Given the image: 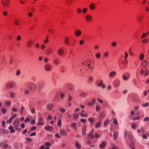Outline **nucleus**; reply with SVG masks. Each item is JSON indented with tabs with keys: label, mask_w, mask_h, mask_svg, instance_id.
I'll use <instances>...</instances> for the list:
<instances>
[{
	"label": "nucleus",
	"mask_w": 149,
	"mask_h": 149,
	"mask_svg": "<svg viewBox=\"0 0 149 149\" xmlns=\"http://www.w3.org/2000/svg\"><path fill=\"white\" fill-rule=\"evenodd\" d=\"M15 84L14 81H10L8 82L6 84V87L8 89L13 88L15 86Z\"/></svg>",
	"instance_id": "1"
},
{
	"label": "nucleus",
	"mask_w": 149,
	"mask_h": 149,
	"mask_svg": "<svg viewBox=\"0 0 149 149\" xmlns=\"http://www.w3.org/2000/svg\"><path fill=\"white\" fill-rule=\"evenodd\" d=\"M28 88L30 91H34L36 90V87L35 84L31 83L29 84Z\"/></svg>",
	"instance_id": "2"
},
{
	"label": "nucleus",
	"mask_w": 149,
	"mask_h": 149,
	"mask_svg": "<svg viewBox=\"0 0 149 149\" xmlns=\"http://www.w3.org/2000/svg\"><path fill=\"white\" fill-rule=\"evenodd\" d=\"M116 72L115 71H112L110 72L109 74V77L111 79H113L116 76Z\"/></svg>",
	"instance_id": "3"
},
{
	"label": "nucleus",
	"mask_w": 149,
	"mask_h": 149,
	"mask_svg": "<svg viewBox=\"0 0 149 149\" xmlns=\"http://www.w3.org/2000/svg\"><path fill=\"white\" fill-rule=\"evenodd\" d=\"M66 89L70 91H72L74 90V86L70 83H68L66 85Z\"/></svg>",
	"instance_id": "4"
},
{
	"label": "nucleus",
	"mask_w": 149,
	"mask_h": 149,
	"mask_svg": "<svg viewBox=\"0 0 149 149\" xmlns=\"http://www.w3.org/2000/svg\"><path fill=\"white\" fill-rule=\"evenodd\" d=\"M1 2L2 5L4 7L8 6L9 4V0H1Z\"/></svg>",
	"instance_id": "5"
},
{
	"label": "nucleus",
	"mask_w": 149,
	"mask_h": 149,
	"mask_svg": "<svg viewBox=\"0 0 149 149\" xmlns=\"http://www.w3.org/2000/svg\"><path fill=\"white\" fill-rule=\"evenodd\" d=\"M17 116L16 114H14L11 117H10L9 119L6 122V123L7 124H10L13 121L14 119Z\"/></svg>",
	"instance_id": "6"
},
{
	"label": "nucleus",
	"mask_w": 149,
	"mask_h": 149,
	"mask_svg": "<svg viewBox=\"0 0 149 149\" xmlns=\"http://www.w3.org/2000/svg\"><path fill=\"white\" fill-rule=\"evenodd\" d=\"M54 104L52 103H49L46 105V108L48 111H51L54 107Z\"/></svg>",
	"instance_id": "7"
},
{
	"label": "nucleus",
	"mask_w": 149,
	"mask_h": 149,
	"mask_svg": "<svg viewBox=\"0 0 149 149\" xmlns=\"http://www.w3.org/2000/svg\"><path fill=\"white\" fill-rule=\"evenodd\" d=\"M97 86L99 87H102L103 89H104L106 87V85L104 84L103 81L101 80L99 81V83Z\"/></svg>",
	"instance_id": "8"
},
{
	"label": "nucleus",
	"mask_w": 149,
	"mask_h": 149,
	"mask_svg": "<svg viewBox=\"0 0 149 149\" xmlns=\"http://www.w3.org/2000/svg\"><path fill=\"white\" fill-rule=\"evenodd\" d=\"M53 52V50L52 47H49L46 50V53L47 55L51 54Z\"/></svg>",
	"instance_id": "9"
},
{
	"label": "nucleus",
	"mask_w": 149,
	"mask_h": 149,
	"mask_svg": "<svg viewBox=\"0 0 149 149\" xmlns=\"http://www.w3.org/2000/svg\"><path fill=\"white\" fill-rule=\"evenodd\" d=\"M44 123H45L43 118H40L38 120L37 124V125H43L44 124Z\"/></svg>",
	"instance_id": "10"
},
{
	"label": "nucleus",
	"mask_w": 149,
	"mask_h": 149,
	"mask_svg": "<svg viewBox=\"0 0 149 149\" xmlns=\"http://www.w3.org/2000/svg\"><path fill=\"white\" fill-rule=\"evenodd\" d=\"M91 63V61L90 60H87L85 61L84 63H82V64L84 66H87L88 67H89L90 66Z\"/></svg>",
	"instance_id": "11"
},
{
	"label": "nucleus",
	"mask_w": 149,
	"mask_h": 149,
	"mask_svg": "<svg viewBox=\"0 0 149 149\" xmlns=\"http://www.w3.org/2000/svg\"><path fill=\"white\" fill-rule=\"evenodd\" d=\"M60 134L61 136H67V133L66 131L63 129H61L60 131Z\"/></svg>",
	"instance_id": "12"
},
{
	"label": "nucleus",
	"mask_w": 149,
	"mask_h": 149,
	"mask_svg": "<svg viewBox=\"0 0 149 149\" xmlns=\"http://www.w3.org/2000/svg\"><path fill=\"white\" fill-rule=\"evenodd\" d=\"M74 33L76 36L78 37L79 36L81 35V31L80 30L77 29L75 30Z\"/></svg>",
	"instance_id": "13"
},
{
	"label": "nucleus",
	"mask_w": 149,
	"mask_h": 149,
	"mask_svg": "<svg viewBox=\"0 0 149 149\" xmlns=\"http://www.w3.org/2000/svg\"><path fill=\"white\" fill-rule=\"evenodd\" d=\"M96 101V100L95 98H93L91 102H88V106H92L94 105Z\"/></svg>",
	"instance_id": "14"
},
{
	"label": "nucleus",
	"mask_w": 149,
	"mask_h": 149,
	"mask_svg": "<svg viewBox=\"0 0 149 149\" xmlns=\"http://www.w3.org/2000/svg\"><path fill=\"white\" fill-rule=\"evenodd\" d=\"M19 121L18 118H16L14 122L13 125L14 127H19Z\"/></svg>",
	"instance_id": "15"
},
{
	"label": "nucleus",
	"mask_w": 149,
	"mask_h": 149,
	"mask_svg": "<svg viewBox=\"0 0 149 149\" xmlns=\"http://www.w3.org/2000/svg\"><path fill=\"white\" fill-rule=\"evenodd\" d=\"M88 93L85 92H82L80 94V97L82 98H84L87 97L88 96Z\"/></svg>",
	"instance_id": "16"
},
{
	"label": "nucleus",
	"mask_w": 149,
	"mask_h": 149,
	"mask_svg": "<svg viewBox=\"0 0 149 149\" xmlns=\"http://www.w3.org/2000/svg\"><path fill=\"white\" fill-rule=\"evenodd\" d=\"M45 70L47 71H50L51 70V68L49 64H46L45 66Z\"/></svg>",
	"instance_id": "17"
},
{
	"label": "nucleus",
	"mask_w": 149,
	"mask_h": 149,
	"mask_svg": "<svg viewBox=\"0 0 149 149\" xmlns=\"http://www.w3.org/2000/svg\"><path fill=\"white\" fill-rule=\"evenodd\" d=\"M94 132V131L93 130H92L91 131L90 133L88 135V138L89 139H93L94 136L93 135V134Z\"/></svg>",
	"instance_id": "18"
},
{
	"label": "nucleus",
	"mask_w": 149,
	"mask_h": 149,
	"mask_svg": "<svg viewBox=\"0 0 149 149\" xmlns=\"http://www.w3.org/2000/svg\"><path fill=\"white\" fill-rule=\"evenodd\" d=\"M58 53L59 55H63L64 54V50L61 48L59 49L58 51Z\"/></svg>",
	"instance_id": "19"
},
{
	"label": "nucleus",
	"mask_w": 149,
	"mask_h": 149,
	"mask_svg": "<svg viewBox=\"0 0 149 149\" xmlns=\"http://www.w3.org/2000/svg\"><path fill=\"white\" fill-rule=\"evenodd\" d=\"M127 74L128 75V77H127L126 76L123 75L122 76V78L123 80L125 81H127L128 79V78L130 77V74L129 73H127Z\"/></svg>",
	"instance_id": "20"
},
{
	"label": "nucleus",
	"mask_w": 149,
	"mask_h": 149,
	"mask_svg": "<svg viewBox=\"0 0 149 149\" xmlns=\"http://www.w3.org/2000/svg\"><path fill=\"white\" fill-rule=\"evenodd\" d=\"M148 62L146 60H145L141 63V65L144 67H146L148 65Z\"/></svg>",
	"instance_id": "21"
},
{
	"label": "nucleus",
	"mask_w": 149,
	"mask_h": 149,
	"mask_svg": "<svg viewBox=\"0 0 149 149\" xmlns=\"http://www.w3.org/2000/svg\"><path fill=\"white\" fill-rule=\"evenodd\" d=\"M75 146L76 148L77 149H80L81 147L79 143L77 141L75 142Z\"/></svg>",
	"instance_id": "22"
},
{
	"label": "nucleus",
	"mask_w": 149,
	"mask_h": 149,
	"mask_svg": "<svg viewBox=\"0 0 149 149\" xmlns=\"http://www.w3.org/2000/svg\"><path fill=\"white\" fill-rule=\"evenodd\" d=\"M86 128L87 127L86 125H84L83 126L82 130V134L84 136L86 134Z\"/></svg>",
	"instance_id": "23"
},
{
	"label": "nucleus",
	"mask_w": 149,
	"mask_h": 149,
	"mask_svg": "<svg viewBox=\"0 0 149 149\" xmlns=\"http://www.w3.org/2000/svg\"><path fill=\"white\" fill-rule=\"evenodd\" d=\"M10 98H15L16 95L15 92L13 91H11L10 93Z\"/></svg>",
	"instance_id": "24"
},
{
	"label": "nucleus",
	"mask_w": 149,
	"mask_h": 149,
	"mask_svg": "<svg viewBox=\"0 0 149 149\" xmlns=\"http://www.w3.org/2000/svg\"><path fill=\"white\" fill-rule=\"evenodd\" d=\"M33 43V42L32 40H29L27 42V47L29 48H30L31 47Z\"/></svg>",
	"instance_id": "25"
},
{
	"label": "nucleus",
	"mask_w": 149,
	"mask_h": 149,
	"mask_svg": "<svg viewBox=\"0 0 149 149\" xmlns=\"http://www.w3.org/2000/svg\"><path fill=\"white\" fill-rule=\"evenodd\" d=\"M118 133L117 131H115L113 134V139L115 140L118 137Z\"/></svg>",
	"instance_id": "26"
},
{
	"label": "nucleus",
	"mask_w": 149,
	"mask_h": 149,
	"mask_svg": "<svg viewBox=\"0 0 149 149\" xmlns=\"http://www.w3.org/2000/svg\"><path fill=\"white\" fill-rule=\"evenodd\" d=\"M140 118V116H137L133 118V116H129V118L130 119L132 120H137L139 119Z\"/></svg>",
	"instance_id": "27"
},
{
	"label": "nucleus",
	"mask_w": 149,
	"mask_h": 149,
	"mask_svg": "<svg viewBox=\"0 0 149 149\" xmlns=\"http://www.w3.org/2000/svg\"><path fill=\"white\" fill-rule=\"evenodd\" d=\"M54 63L55 65H58L60 63V61L58 58H55L53 60Z\"/></svg>",
	"instance_id": "28"
},
{
	"label": "nucleus",
	"mask_w": 149,
	"mask_h": 149,
	"mask_svg": "<svg viewBox=\"0 0 149 149\" xmlns=\"http://www.w3.org/2000/svg\"><path fill=\"white\" fill-rule=\"evenodd\" d=\"M105 114H104V112H102L100 114L99 116V118L100 119L104 118L105 117Z\"/></svg>",
	"instance_id": "29"
},
{
	"label": "nucleus",
	"mask_w": 149,
	"mask_h": 149,
	"mask_svg": "<svg viewBox=\"0 0 149 149\" xmlns=\"http://www.w3.org/2000/svg\"><path fill=\"white\" fill-rule=\"evenodd\" d=\"M45 129L47 131H50L52 130V127H50L49 125H47L45 127Z\"/></svg>",
	"instance_id": "30"
},
{
	"label": "nucleus",
	"mask_w": 149,
	"mask_h": 149,
	"mask_svg": "<svg viewBox=\"0 0 149 149\" xmlns=\"http://www.w3.org/2000/svg\"><path fill=\"white\" fill-rule=\"evenodd\" d=\"M106 146V143L104 142H103L100 144L99 147L100 148H104Z\"/></svg>",
	"instance_id": "31"
},
{
	"label": "nucleus",
	"mask_w": 149,
	"mask_h": 149,
	"mask_svg": "<svg viewBox=\"0 0 149 149\" xmlns=\"http://www.w3.org/2000/svg\"><path fill=\"white\" fill-rule=\"evenodd\" d=\"M69 38L68 37H65L64 38V42L65 43L66 45H69L70 43L69 42Z\"/></svg>",
	"instance_id": "32"
},
{
	"label": "nucleus",
	"mask_w": 149,
	"mask_h": 149,
	"mask_svg": "<svg viewBox=\"0 0 149 149\" xmlns=\"http://www.w3.org/2000/svg\"><path fill=\"white\" fill-rule=\"evenodd\" d=\"M8 129L10 130V132L11 133H13L15 132V130L12 126H10L9 127Z\"/></svg>",
	"instance_id": "33"
},
{
	"label": "nucleus",
	"mask_w": 149,
	"mask_h": 149,
	"mask_svg": "<svg viewBox=\"0 0 149 149\" xmlns=\"http://www.w3.org/2000/svg\"><path fill=\"white\" fill-rule=\"evenodd\" d=\"M89 8L91 10H93L95 8V5L93 3H91L89 6Z\"/></svg>",
	"instance_id": "34"
},
{
	"label": "nucleus",
	"mask_w": 149,
	"mask_h": 149,
	"mask_svg": "<svg viewBox=\"0 0 149 149\" xmlns=\"http://www.w3.org/2000/svg\"><path fill=\"white\" fill-rule=\"evenodd\" d=\"M149 41V40L148 38H146L145 39H143L142 40V42L143 43H147Z\"/></svg>",
	"instance_id": "35"
},
{
	"label": "nucleus",
	"mask_w": 149,
	"mask_h": 149,
	"mask_svg": "<svg viewBox=\"0 0 149 149\" xmlns=\"http://www.w3.org/2000/svg\"><path fill=\"white\" fill-rule=\"evenodd\" d=\"M38 86L39 90L42 88L44 86V84L42 83H39L38 85Z\"/></svg>",
	"instance_id": "36"
},
{
	"label": "nucleus",
	"mask_w": 149,
	"mask_h": 149,
	"mask_svg": "<svg viewBox=\"0 0 149 149\" xmlns=\"http://www.w3.org/2000/svg\"><path fill=\"white\" fill-rule=\"evenodd\" d=\"M61 124H62L61 120L60 119H59V117L58 118V123H57L58 126L59 127H61Z\"/></svg>",
	"instance_id": "37"
},
{
	"label": "nucleus",
	"mask_w": 149,
	"mask_h": 149,
	"mask_svg": "<svg viewBox=\"0 0 149 149\" xmlns=\"http://www.w3.org/2000/svg\"><path fill=\"white\" fill-rule=\"evenodd\" d=\"M77 125V124L76 123L73 122L71 124V128L72 129H74L76 128Z\"/></svg>",
	"instance_id": "38"
},
{
	"label": "nucleus",
	"mask_w": 149,
	"mask_h": 149,
	"mask_svg": "<svg viewBox=\"0 0 149 149\" xmlns=\"http://www.w3.org/2000/svg\"><path fill=\"white\" fill-rule=\"evenodd\" d=\"M109 123V119H107L104 122V126L107 125Z\"/></svg>",
	"instance_id": "39"
},
{
	"label": "nucleus",
	"mask_w": 149,
	"mask_h": 149,
	"mask_svg": "<svg viewBox=\"0 0 149 149\" xmlns=\"http://www.w3.org/2000/svg\"><path fill=\"white\" fill-rule=\"evenodd\" d=\"M128 139L131 142L133 141V138L132 135L131 134H130L128 136Z\"/></svg>",
	"instance_id": "40"
},
{
	"label": "nucleus",
	"mask_w": 149,
	"mask_h": 149,
	"mask_svg": "<svg viewBox=\"0 0 149 149\" xmlns=\"http://www.w3.org/2000/svg\"><path fill=\"white\" fill-rule=\"evenodd\" d=\"M111 146L112 148L111 149H118V148L113 143H112Z\"/></svg>",
	"instance_id": "41"
},
{
	"label": "nucleus",
	"mask_w": 149,
	"mask_h": 149,
	"mask_svg": "<svg viewBox=\"0 0 149 149\" xmlns=\"http://www.w3.org/2000/svg\"><path fill=\"white\" fill-rule=\"evenodd\" d=\"M1 111L3 113H6L7 111V109L5 107H3L1 109Z\"/></svg>",
	"instance_id": "42"
},
{
	"label": "nucleus",
	"mask_w": 149,
	"mask_h": 149,
	"mask_svg": "<svg viewBox=\"0 0 149 149\" xmlns=\"http://www.w3.org/2000/svg\"><path fill=\"white\" fill-rule=\"evenodd\" d=\"M85 18L87 21H88L91 19V16L90 15H88L86 16Z\"/></svg>",
	"instance_id": "43"
},
{
	"label": "nucleus",
	"mask_w": 149,
	"mask_h": 149,
	"mask_svg": "<svg viewBox=\"0 0 149 149\" xmlns=\"http://www.w3.org/2000/svg\"><path fill=\"white\" fill-rule=\"evenodd\" d=\"M24 93L26 95H28L29 94V90L26 89L24 91Z\"/></svg>",
	"instance_id": "44"
},
{
	"label": "nucleus",
	"mask_w": 149,
	"mask_h": 149,
	"mask_svg": "<svg viewBox=\"0 0 149 149\" xmlns=\"http://www.w3.org/2000/svg\"><path fill=\"white\" fill-rule=\"evenodd\" d=\"M88 120L91 124H93L94 121V119L93 118H89Z\"/></svg>",
	"instance_id": "45"
},
{
	"label": "nucleus",
	"mask_w": 149,
	"mask_h": 149,
	"mask_svg": "<svg viewBox=\"0 0 149 149\" xmlns=\"http://www.w3.org/2000/svg\"><path fill=\"white\" fill-rule=\"evenodd\" d=\"M145 55L143 54H141L140 56V59L141 61H142L144 58Z\"/></svg>",
	"instance_id": "46"
},
{
	"label": "nucleus",
	"mask_w": 149,
	"mask_h": 149,
	"mask_svg": "<svg viewBox=\"0 0 149 149\" xmlns=\"http://www.w3.org/2000/svg\"><path fill=\"white\" fill-rule=\"evenodd\" d=\"M101 122L100 121H98L97 123L95 125V127L96 128H98L99 127L100 125Z\"/></svg>",
	"instance_id": "47"
},
{
	"label": "nucleus",
	"mask_w": 149,
	"mask_h": 149,
	"mask_svg": "<svg viewBox=\"0 0 149 149\" xmlns=\"http://www.w3.org/2000/svg\"><path fill=\"white\" fill-rule=\"evenodd\" d=\"M73 116L74 118L75 119H77L79 117V114H74Z\"/></svg>",
	"instance_id": "48"
},
{
	"label": "nucleus",
	"mask_w": 149,
	"mask_h": 149,
	"mask_svg": "<svg viewBox=\"0 0 149 149\" xmlns=\"http://www.w3.org/2000/svg\"><path fill=\"white\" fill-rule=\"evenodd\" d=\"M59 111L62 113H64L66 111V109L63 108H60L59 109Z\"/></svg>",
	"instance_id": "49"
},
{
	"label": "nucleus",
	"mask_w": 149,
	"mask_h": 149,
	"mask_svg": "<svg viewBox=\"0 0 149 149\" xmlns=\"http://www.w3.org/2000/svg\"><path fill=\"white\" fill-rule=\"evenodd\" d=\"M69 98L68 99V101L69 102H71L73 100V97L70 95H69Z\"/></svg>",
	"instance_id": "50"
},
{
	"label": "nucleus",
	"mask_w": 149,
	"mask_h": 149,
	"mask_svg": "<svg viewBox=\"0 0 149 149\" xmlns=\"http://www.w3.org/2000/svg\"><path fill=\"white\" fill-rule=\"evenodd\" d=\"M128 54L127 52H125V61H127V63L128 61L127 59V58L128 57Z\"/></svg>",
	"instance_id": "51"
},
{
	"label": "nucleus",
	"mask_w": 149,
	"mask_h": 149,
	"mask_svg": "<svg viewBox=\"0 0 149 149\" xmlns=\"http://www.w3.org/2000/svg\"><path fill=\"white\" fill-rule=\"evenodd\" d=\"M95 56L97 58L99 59L101 57V55L99 53H97L95 54Z\"/></svg>",
	"instance_id": "52"
},
{
	"label": "nucleus",
	"mask_w": 149,
	"mask_h": 149,
	"mask_svg": "<svg viewBox=\"0 0 149 149\" xmlns=\"http://www.w3.org/2000/svg\"><path fill=\"white\" fill-rule=\"evenodd\" d=\"M117 43L115 41L112 42L111 43V45L113 47H115L117 46Z\"/></svg>",
	"instance_id": "53"
},
{
	"label": "nucleus",
	"mask_w": 149,
	"mask_h": 149,
	"mask_svg": "<svg viewBox=\"0 0 149 149\" xmlns=\"http://www.w3.org/2000/svg\"><path fill=\"white\" fill-rule=\"evenodd\" d=\"M7 130L3 129H1L0 130V132L2 133H6Z\"/></svg>",
	"instance_id": "54"
},
{
	"label": "nucleus",
	"mask_w": 149,
	"mask_h": 149,
	"mask_svg": "<svg viewBox=\"0 0 149 149\" xmlns=\"http://www.w3.org/2000/svg\"><path fill=\"white\" fill-rule=\"evenodd\" d=\"M149 103L147 102L146 103H143V104L142 106L144 107H147L148 106Z\"/></svg>",
	"instance_id": "55"
},
{
	"label": "nucleus",
	"mask_w": 149,
	"mask_h": 149,
	"mask_svg": "<svg viewBox=\"0 0 149 149\" xmlns=\"http://www.w3.org/2000/svg\"><path fill=\"white\" fill-rule=\"evenodd\" d=\"M21 72L19 70H18L16 73V75L17 76H19Z\"/></svg>",
	"instance_id": "56"
},
{
	"label": "nucleus",
	"mask_w": 149,
	"mask_h": 149,
	"mask_svg": "<svg viewBox=\"0 0 149 149\" xmlns=\"http://www.w3.org/2000/svg\"><path fill=\"white\" fill-rule=\"evenodd\" d=\"M138 19L139 21L141 22L142 20L143 17L141 16H138Z\"/></svg>",
	"instance_id": "57"
},
{
	"label": "nucleus",
	"mask_w": 149,
	"mask_h": 149,
	"mask_svg": "<svg viewBox=\"0 0 149 149\" xmlns=\"http://www.w3.org/2000/svg\"><path fill=\"white\" fill-rule=\"evenodd\" d=\"M5 105L6 106H9L10 104V102L9 101H7L5 102Z\"/></svg>",
	"instance_id": "58"
},
{
	"label": "nucleus",
	"mask_w": 149,
	"mask_h": 149,
	"mask_svg": "<svg viewBox=\"0 0 149 149\" xmlns=\"http://www.w3.org/2000/svg\"><path fill=\"white\" fill-rule=\"evenodd\" d=\"M145 75L146 76H147L149 74V70H146L145 71Z\"/></svg>",
	"instance_id": "59"
},
{
	"label": "nucleus",
	"mask_w": 149,
	"mask_h": 149,
	"mask_svg": "<svg viewBox=\"0 0 149 149\" xmlns=\"http://www.w3.org/2000/svg\"><path fill=\"white\" fill-rule=\"evenodd\" d=\"M14 23L16 25H18L19 23V20L17 19H16L14 21Z\"/></svg>",
	"instance_id": "60"
},
{
	"label": "nucleus",
	"mask_w": 149,
	"mask_h": 149,
	"mask_svg": "<svg viewBox=\"0 0 149 149\" xmlns=\"http://www.w3.org/2000/svg\"><path fill=\"white\" fill-rule=\"evenodd\" d=\"M100 109V107L98 106H97L96 107V111L98 112L99 111Z\"/></svg>",
	"instance_id": "61"
},
{
	"label": "nucleus",
	"mask_w": 149,
	"mask_h": 149,
	"mask_svg": "<svg viewBox=\"0 0 149 149\" xmlns=\"http://www.w3.org/2000/svg\"><path fill=\"white\" fill-rule=\"evenodd\" d=\"M139 108V106H136L134 107V111H136V110H137Z\"/></svg>",
	"instance_id": "62"
},
{
	"label": "nucleus",
	"mask_w": 149,
	"mask_h": 149,
	"mask_svg": "<svg viewBox=\"0 0 149 149\" xmlns=\"http://www.w3.org/2000/svg\"><path fill=\"white\" fill-rule=\"evenodd\" d=\"M77 12L79 13H81L82 12L81 10L79 8H77Z\"/></svg>",
	"instance_id": "63"
},
{
	"label": "nucleus",
	"mask_w": 149,
	"mask_h": 149,
	"mask_svg": "<svg viewBox=\"0 0 149 149\" xmlns=\"http://www.w3.org/2000/svg\"><path fill=\"white\" fill-rule=\"evenodd\" d=\"M104 56L106 57H108L109 56V53L107 52H105L104 54Z\"/></svg>",
	"instance_id": "64"
}]
</instances>
